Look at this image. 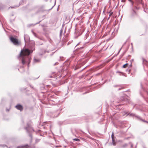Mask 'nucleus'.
Returning a JSON list of instances; mask_svg holds the SVG:
<instances>
[{
  "instance_id": "1",
  "label": "nucleus",
  "mask_w": 148,
  "mask_h": 148,
  "mask_svg": "<svg viewBox=\"0 0 148 148\" xmlns=\"http://www.w3.org/2000/svg\"><path fill=\"white\" fill-rule=\"evenodd\" d=\"M30 51L28 49H25L21 50V51L20 56L18 58L19 59H21L22 64H25V58L26 56L29 55L30 53Z\"/></svg>"
},
{
  "instance_id": "2",
  "label": "nucleus",
  "mask_w": 148,
  "mask_h": 148,
  "mask_svg": "<svg viewBox=\"0 0 148 148\" xmlns=\"http://www.w3.org/2000/svg\"><path fill=\"white\" fill-rule=\"evenodd\" d=\"M10 39L14 45H18L19 44V42L16 38L12 37L10 38Z\"/></svg>"
},
{
  "instance_id": "3",
  "label": "nucleus",
  "mask_w": 148,
  "mask_h": 148,
  "mask_svg": "<svg viewBox=\"0 0 148 148\" xmlns=\"http://www.w3.org/2000/svg\"><path fill=\"white\" fill-rule=\"evenodd\" d=\"M27 131L28 132L34 131L33 128L30 125L27 124V127L25 128Z\"/></svg>"
},
{
  "instance_id": "4",
  "label": "nucleus",
  "mask_w": 148,
  "mask_h": 148,
  "mask_svg": "<svg viewBox=\"0 0 148 148\" xmlns=\"http://www.w3.org/2000/svg\"><path fill=\"white\" fill-rule=\"evenodd\" d=\"M16 108L18 110H20L21 111L23 110V107L20 105H18L16 106Z\"/></svg>"
},
{
  "instance_id": "5",
  "label": "nucleus",
  "mask_w": 148,
  "mask_h": 148,
  "mask_svg": "<svg viewBox=\"0 0 148 148\" xmlns=\"http://www.w3.org/2000/svg\"><path fill=\"white\" fill-rule=\"evenodd\" d=\"M29 146L27 145L17 147V148H29Z\"/></svg>"
},
{
  "instance_id": "6",
  "label": "nucleus",
  "mask_w": 148,
  "mask_h": 148,
  "mask_svg": "<svg viewBox=\"0 0 148 148\" xmlns=\"http://www.w3.org/2000/svg\"><path fill=\"white\" fill-rule=\"evenodd\" d=\"M23 2V0H21V2H20V3H19V4L18 5H17V6H13V7H11V8H16V7H18L19 6V5L20 4H21V2Z\"/></svg>"
},
{
  "instance_id": "7",
  "label": "nucleus",
  "mask_w": 148,
  "mask_h": 148,
  "mask_svg": "<svg viewBox=\"0 0 148 148\" xmlns=\"http://www.w3.org/2000/svg\"><path fill=\"white\" fill-rule=\"evenodd\" d=\"M40 60L39 59H37L35 58L34 59V62H40Z\"/></svg>"
},
{
  "instance_id": "8",
  "label": "nucleus",
  "mask_w": 148,
  "mask_h": 148,
  "mask_svg": "<svg viewBox=\"0 0 148 148\" xmlns=\"http://www.w3.org/2000/svg\"><path fill=\"white\" fill-rule=\"evenodd\" d=\"M143 63L144 64H145V65H146L147 63V61L144 59H143Z\"/></svg>"
},
{
  "instance_id": "9",
  "label": "nucleus",
  "mask_w": 148,
  "mask_h": 148,
  "mask_svg": "<svg viewBox=\"0 0 148 148\" xmlns=\"http://www.w3.org/2000/svg\"><path fill=\"white\" fill-rule=\"evenodd\" d=\"M111 137L112 138V140L114 139V134L113 133H112V134Z\"/></svg>"
},
{
  "instance_id": "10",
  "label": "nucleus",
  "mask_w": 148,
  "mask_h": 148,
  "mask_svg": "<svg viewBox=\"0 0 148 148\" xmlns=\"http://www.w3.org/2000/svg\"><path fill=\"white\" fill-rule=\"evenodd\" d=\"M112 140V144L114 145H116V143L115 142L114 139Z\"/></svg>"
},
{
  "instance_id": "11",
  "label": "nucleus",
  "mask_w": 148,
  "mask_h": 148,
  "mask_svg": "<svg viewBox=\"0 0 148 148\" xmlns=\"http://www.w3.org/2000/svg\"><path fill=\"white\" fill-rule=\"evenodd\" d=\"M128 65V64H127V63H126L125 64H124L123 66V67L124 68H126V67H127V66Z\"/></svg>"
},
{
  "instance_id": "12",
  "label": "nucleus",
  "mask_w": 148,
  "mask_h": 148,
  "mask_svg": "<svg viewBox=\"0 0 148 148\" xmlns=\"http://www.w3.org/2000/svg\"><path fill=\"white\" fill-rule=\"evenodd\" d=\"M0 146L1 147H7L6 145H0Z\"/></svg>"
},
{
  "instance_id": "13",
  "label": "nucleus",
  "mask_w": 148,
  "mask_h": 148,
  "mask_svg": "<svg viewBox=\"0 0 148 148\" xmlns=\"http://www.w3.org/2000/svg\"><path fill=\"white\" fill-rule=\"evenodd\" d=\"M113 14V12H111L109 14V18H108V19H109L110 17L112 16V15Z\"/></svg>"
},
{
  "instance_id": "14",
  "label": "nucleus",
  "mask_w": 148,
  "mask_h": 148,
  "mask_svg": "<svg viewBox=\"0 0 148 148\" xmlns=\"http://www.w3.org/2000/svg\"><path fill=\"white\" fill-rule=\"evenodd\" d=\"M73 140L76 141H78L79 140V139L78 138H75L73 139Z\"/></svg>"
},
{
  "instance_id": "15",
  "label": "nucleus",
  "mask_w": 148,
  "mask_h": 148,
  "mask_svg": "<svg viewBox=\"0 0 148 148\" xmlns=\"http://www.w3.org/2000/svg\"><path fill=\"white\" fill-rule=\"evenodd\" d=\"M129 143L131 145V147L132 148L133 147V145L131 143V142H130Z\"/></svg>"
},
{
  "instance_id": "16",
  "label": "nucleus",
  "mask_w": 148,
  "mask_h": 148,
  "mask_svg": "<svg viewBox=\"0 0 148 148\" xmlns=\"http://www.w3.org/2000/svg\"><path fill=\"white\" fill-rule=\"evenodd\" d=\"M33 34V35L34 36H35V37H36V34L34 33L32 31Z\"/></svg>"
},
{
  "instance_id": "17",
  "label": "nucleus",
  "mask_w": 148,
  "mask_h": 148,
  "mask_svg": "<svg viewBox=\"0 0 148 148\" xmlns=\"http://www.w3.org/2000/svg\"><path fill=\"white\" fill-rule=\"evenodd\" d=\"M132 13H133V15H134V14H135L136 13V12H135V11L134 10H133V12H132Z\"/></svg>"
},
{
  "instance_id": "18",
  "label": "nucleus",
  "mask_w": 148,
  "mask_h": 148,
  "mask_svg": "<svg viewBox=\"0 0 148 148\" xmlns=\"http://www.w3.org/2000/svg\"><path fill=\"white\" fill-rule=\"evenodd\" d=\"M121 101H123V100H124V98H123V97H121Z\"/></svg>"
},
{
  "instance_id": "19",
  "label": "nucleus",
  "mask_w": 148,
  "mask_h": 148,
  "mask_svg": "<svg viewBox=\"0 0 148 148\" xmlns=\"http://www.w3.org/2000/svg\"><path fill=\"white\" fill-rule=\"evenodd\" d=\"M130 115L131 116H134V114H130Z\"/></svg>"
},
{
  "instance_id": "20",
  "label": "nucleus",
  "mask_w": 148,
  "mask_h": 148,
  "mask_svg": "<svg viewBox=\"0 0 148 148\" xmlns=\"http://www.w3.org/2000/svg\"><path fill=\"white\" fill-rule=\"evenodd\" d=\"M29 60V63H28V67H29V63L30 62V60Z\"/></svg>"
},
{
  "instance_id": "21",
  "label": "nucleus",
  "mask_w": 148,
  "mask_h": 148,
  "mask_svg": "<svg viewBox=\"0 0 148 148\" xmlns=\"http://www.w3.org/2000/svg\"><path fill=\"white\" fill-rule=\"evenodd\" d=\"M7 110V111H9V110L7 109V110Z\"/></svg>"
},
{
  "instance_id": "22",
  "label": "nucleus",
  "mask_w": 148,
  "mask_h": 148,
  "mask_svg": "<svg viewBox=\"0 0 148 148\" xmlns=\"http://www.w3.org/2000/svg\"><path fill=\"white\" fill-rule=\"evenodd\" d=\"M131 1L132 3V5H133V3H132V1Z\"/></svg>"
},
{
  "instance_id": "23",
  "label": "nucleus",
  "mask_w": 148,
  "mask_h": 148,
  "mask_svg": "<svg viewBox=\"0 0 148 148\" xmlns=\"http://www.w3.org/2000/svg\"><path fill=\"white\" fill-rule=\"evenodd\" d=\"M24 39L25 40V35L24 36Z\"/></svg>"
},
{
  "instance_id": "24",
  "label": "nucleus",
  "mask_w": 148,
  "mask_h": 148,
  "mask_svg": "<svg viewBox=\"0 0 148 148\" xmlns=\"http://www.w3.org/2000/svg\"><path fill=\"white\" fill-rule=\"evenodd\" d=\"M121 49H120V50H119V52H120V51L121 50Z\"/></svg>"
},
{
  "instance_id": "25",
  "label": "nucleus",
  "mask_w": 148,
  "mask_h": 148,
  "mask_svg": "<svg viewBox=\"0 0 148 148\" xmlns=\"http://www.w3.org/2000/svg\"><path fill=\"white\" fill-rule=\"evenodd\" d=\"M53 6H53L50 9V10L53 7Z\"/></svg>"
},
{
  "instance_id": "26",
  "label": "nucleus",
  "mask_w": 148,
  "mask_h": 148,
  "mask_svg": "<svg viewBox=\"0 0 148 148\" xmlns=\"http://www.w3.org/2000/svg\"><path fill=\"white\" fill-rule=\"evenodd\" d=\"M122 1L123 2L124 1V0H122Z\"/></svg>"
},
{
  "instance_id": "27",
  "label": "nucleus",
  "mask_w": 148,
  "mask_h": 148,
  "mask_svg": "<svg viewBox=\"0 0 148 148\" xmlns=\"http://www.w3.org/2000/svg\"><path fill=\"white\" fill-rule=\"evenodd\" d=\"M39 22H38V23H36V24H37L38 23H39Z\"/></svg>"
},
{
  "instance_id": "28",
  "label": "nucleus",
  "mask_w": 148,
  "mask_h": 148,
  "mask_svg": "<svg viewBox=\"0 0 148 148\" xmlns=\"http://www.w3.org/2000/svg\"><path fill=\"white\" fill-rule=\"evenodd\" d=\"M79 44V43H78V44H77V45H77Z\"/></svg>"
},
{
  "instance_id": "29",
  "label": "nucleus",
  "mask_w": 148,
  "mask_h": 148,
  "mask_svg": "<svg viewBox=\"0 0 148 148\" xmlns=\"http://www.w3.org/2000/svg\"><path fill=\"white\" fill-rule=\"evenodd\" d=\"M141 86L142 87V84H141Z\"/></svg>"
}]
</instances>
